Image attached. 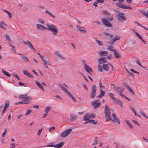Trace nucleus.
<instances>
[{"instance_id":"obj_51","label":"nucleus","mask_w":148,"mask_h":148,"mask_svg":"<svg viewBox=\"0 0 148 148\" xmlns=\"http://www.w3.org/2000/svg\"><path fill=\"white\" fill-rule=\"evenodd\" d=\"M102 12L103 13V14L105 15H108L109 14L107 12V11L106 10H103L102 11Z\"/></svg>"},{"instance_id":"obj_21","label":"nucleus","mask_w":148,"mask_h":148,"mask_svg":"<svg viewBox=\"0 0 148 148\" xmlns=\"http://www.w3.org/2000/svg\"><path fill=\"white\" fill-rule=\"evenodd\" d=\"M18 54L21 56V58L23 59L25 62H28V59L25 55L23 54L18 53Z\"/></svg>"},{"instance_id":"obj_26","label":"nucleus","mask_w":148,"mask_h":148,"mask_svg":"<svg viewBox=\"0 0 148 148\" xmlns=\"http://www.w3.org/2000/svg\"><path fill=\"white\" fill-rule=\"evenodd\" d=\"M77 117V116L75 114H71L70 116V119L71 121H74Z\"/></svg>"},{"instance_id":"obj_32","label":"nucleus","mask_w":148,"mask_h":148,"mask_svg":"<svg viewBox=\"0 0 148 148\" xmlns=\"http://www.w3.org/2000/svg\"><path fill=\"white\" fill-rule=\"evenodd\" d=\"M140 114H141L142 116H143L146 118L148 119V117H147L145 114L144 112L142 110H140Z\"/></svg>"},{"instance_id":"obj_22","label":"nucleus","mask_w":148,"mask_h":148,"mask_svg":"<svg viewBox=\"0 0 148 148\" xmlns=\"http://www.w3.org/2000/svg\"><path fill=\"white\" fill-rule=\"evenodd\" d=\"M54 53L57 56L59 57L62 59L63 60L65 59V58L63 56V55L62 54H60L58 51H56Z\"/></svg>"},{"instance_id":"obj_12","label":"nucleus","mask_w":148,"mask_h":148,"mask_svg":"<svg viewBox=\"0 0 148 148\" xmlns=\"http://www.w3.org/2000/svg\"><path fill=\"white\" fill-rule=\"evenodd\" d=\"M9 101L8 100H7L5 101V106L3 108V110L2 111V115H3L5 114V112L6 111L7 109L9 108Z\"/></svg>"},{"instance_id":"obj_24","label":"nucleus","mask_w":148,"mask_h":148,"mask_svg":"<svg viewBox=\"0 0 148 148\" xmlns=\"http://www.w3.org/2000/svg\"><path fill=\"white\" fill-rule=\"evenodd\" d=\"M35 83L40 89L43 91H44V89L43 88V86L40 83H39L37 81H36Z\"/></svg>"},{"instance_id":"obj_40","label":"nucleus","mask_w":148,"mask_h":148,"mask_svg":"<svg viewBox=\"0 0 148 148\" xmlns=\"http://www.w3.org/2000/svg\"><path fill=\"white\" fill-rule=\"evenodd\" d=\"M127 88L129 91L130 92H131L134 95V91L133 90H132L131 88L129 86Z\"/></svg>"},{"instance_id":"obj_20","label":"nucleus","mask_w":148,"mask_h":148,"mask_svg":"<svg viewBox=\"0 0 148 148\" xmlns=\"http://www.w3.org/2000/svg\"><path fill=\"white\" fill-rule=\"evenodd\" d=\"M98 53L100 54V56H106L108 55V52L106 51H101L99 52Z\"/></svg>"},{"instance_id":"obj_49","label":"nucleus","mask_w":148,"mask_h":148,"mask_svg":"<svg viewBox=\"0 0 148 148\" xmlns=\"http://www.w3.org/2000/svg\"><path fill=\"white\" fill-rule=\"evenodd\" d=\"M142 13L146 17L148 18V11L147 12V13L145 12H142Z\"/></svg>"},{"instance_id":"obj_17","label":"nucleus","mask_w":148,"mask_h":148,"mask_svg":"<svg viewBox=\"0 0 148 148\" xmlns=\"http://www.w3.org/2000/svg\"><path fill=\"white\" fill-rule=\"evenodd\" d=\"M118 19L119 21H121V19L125 21L126 20V18L123 16V13H120L118 14Z\"/></svg>"},{"instance_id":"obj_6","label":"nucleus","mask_w":148,"mask_h":148,"mask_svg":"<svg viewBox=\"0 0 148 148\" xmlns=\"http://www.w3.org/2000/svg\"><path fill=\"white\" fill-rule=\"evenodd\" d=\"M102 67L103 69L107 71L109 70L110 68H112V71H113L114 70L113 66L110 64H104L102 65Z\"/></svg>"},{"instance_id":"obj_35","label":"nucleus","mask_w":148,"mask_h":148,"mask_svg":"<svg viewBox=\"0 0 148 148\" xmlns=\"http://www.w3.org/2000/svg\"><path fill=\"white\" fill-rule=\"evenodd\" d=\"M28 45L29 48L32 49H33L36 50L34 48V47L33 45H32L31 42L29 40H28Z\"/></svg>"},{"instance_id":"obj_18","label":"nucleus","mask_w":148,"mask_h":148,"mask_svg":"<svg viewBox=\"0 0 148 148\" xmlns=\"http://www.w3.org/2000/svg\"><path fill=\"white\" fill-rule=\"evenodd\" d=\"M18 98L20 99H30V97H27L26 94H22L19 96Z\"/></svg>"},{"instance_id":"obj_53","label":"nucleus","mask_w":148,"mask_h":148,"mask_svg":"<svg viewBox=\"0 0 148 148\" xmlns=\"http://www.w3.org/2000/svg\"><path fill=\"white\" fill-rule=\"evenodd\" d=\"M99 87L100 88L103 89L104 88V87L102 86V83L101 81L99 82Z\"/></svg>"},{"instance_id":"obj_36","label":"nucleus","mask_w":148,"mask_h":148,"mask_svg":"<svg viewBox=\"0 0 148 148\" xmlns=\"http://www.w3.org/2000/svg\"><path fill=\"white\" fill-rule=\"evenodd\" d=\"M2 71L3 73L5 75L9 77L10 76V75L9 74V73L8 72H7L6 71L3 70H2Z\"/></svg>"},{"instance_id":"obj_31","label":"nucleus","mask_w":148,"mask_h":148,"mask_svg":"<svg viewBox=\"0 0 148 148\" xmlns=\"http://www.w3.org/2000/svg\"><path fill=\"white\" fill-rule=\"evenodd\" d=\"M113 48H114L112 46L110 45L108 47V49L110 51H113L114 52V51H116V49H114Z\"/></svg>"},{"instance_id":"obj_2","label":"nucleus","mask_w":148,"mask_h":148,"mask_svg":"<svg viewBox=\"0 0 148 148\" xmlns=\"http://www.w3.org/2000/svg\"><path fill=\"white\" fill-rule=\"evenodd\" d=\"M104 111L106 121H108L109 120H112V119L110 118L111 116V112L108 105L106 106Z\"/></svg>"},{"instance_id":"obj_39","label":"nucleus","mask_w":148,"mask_h":148,"mask_svg":"<svg viewBox=\"0 0 148 148\" xmlns=\"http://www.w3.org/2000/svg\"><path fill=\"white\" fill-rule=\"evenodd\" d=\"M98 143V139L97 137H96L94 139V141L93 142L92 145H97Z\"/></svg>"},{"instance_id":"obj_46","label":"nucleus","mask_w":148,"mask_h":148,"mask_svg":"<svg viewBox=\"0 0 148 148\" xmlns=\"http://www.w3.org/2000/svg\"><path fill=\"white\" fill-rule=\"evenodd\" d=\"M7 40L11 41L10 39L9 36L8 34H7L5 36Z\"/></svg>"},{"instance_id":"obj_52","label":"nucleus","mask_w":148,"mask_h":148,"mask_svg":"<svg viewBox=\"0 0 148 148\" xmlns=\"http://www.w3.org/2000/svg\"><path fill=\"white\" fill-rule=\"evenodd\" d=\"M132 121L135 124L137 125H140V123H139L137 121L134 120H132Z\"/></svg>"},{"instance_id":"obj_14","label":"nucleus","mask_w":148,"mask_h":148,"mask_svg":"<svg viewBox=\"0 0 148 148\" xmlns=\"http://www.w3.org/2000/svg\"><path fill=\"white\" fill-rule=\"evenodd\" d=\"M43 62H44V64H46L49 65H51L50 62L47 60L45 58H44L42 56H40Z\"/></svg>"},{"instance_id":"obj_19","label":"nucleus","mask_w":148,"mask_h":148,"mask_svg":"<svg viewBox=\"0 0 148 148\" xmlns=\"http://www.w3.org/2000/svg\"><path fill=\"white\" fill-rule=\"evenodd\" d=\"M84 116H86L87 118L88 119H93L95 118V115L94 114L92 113L91 114L89 113H87L86 115H84Z\"/></svg>"},{"instance_id":"obj_4","label":"nucleus","mask_w":148,"mask_h":148,"mask_svg":"<svg viewBox=\"0 0 148 148\" xmlns=\"http://www.w3.org/2000/svg\"><path fill=\"white\" fill-rule=\"evenodd\" d=\"M92 92L91 94L90 97L91 98H95L96 96V86L94 85L92 86L91 87Z\"/></svg>"},{"instance_id":"obj_1","label":"nucleus","mask_w":148,"mask_h":148,"mask_svg":"<svg viewBox=\"0 0 148 148\" xmlns=\"http://www.w3.org/2000/svg\"><path fill=\"white\" fill-rule=\"evenodd\" d=\"M47 28L42 25L37 24L36 27L38 29H40L42 30H48L52 32L54 35H57V33L58 32V30L57 27L54 25L47 24Z\"/></svg>"},{"instance_id":"obj_11","label":"nucleus","mask_w":148,"mask_h":148,"mask_svg":"<svg viewBox=\"0 0 148 148\" xmlns=\"http://www.w3.org/2000/svg\"><path fill=\"white\" fill-rule=\"evenodd\" d=\"M114 88L115 91H117L120 94L123 92L125 90V88H120L119 87H116V86H115Z\"/></svg>"},{"instance_id":"obj_43","label":"nucleus","mask_w":148,"mask_h":148,"mask_svg":"<svg viewBox=\"0 0 148 148\" xmlns=\"http://www.w3.org/2000/svg\"><path fill=\"white\" fill-rule=\"evenodd\" d=\"M136 63L138 64L141 67H143V66L141 64V62L139 61V60L138 59H137L136 61Z\"/></svg>"},{"instance_id":"obj_45","label":"nucleus","mask_w":148,"mask_h":148,"mask_svg":"<svg viewBox=\"0 0 148 148\" xmlns=\"http://www.w3.org/2000/svg\"><path fill=\"white\" fill-rule=\"evenodd\" d=\"M135 34L140 40L142 38L140 35L137 32H136Z\"/></svg>"},{"instance_id":"obj_42","label":"nucleus","mask_w":148,"mask_h":148,"mask_svg":"<svg viewBox=\"0 0 148 148\" xmlns=\"http://www.w3.org/2000/svg\"><path fill=\"white\" fill-rule=\"evenodd\" d=\"M99 71L100 72H102L103 70L101 65H99L98 67Z\"/></svg>"},{"instance_id":"obj_63","label":"nucleus","mask_w":148,"mask_h":148,"mask_svg":"<svg viewBox=\"0 0 148 148\" xmlns=\"http://www.w3.org/2000/svg\"><path fill=\"white\" fill-rule=\"evenodd\" d=\"M28 74H29L27 76H28L29 77H31V78H34V77L33 76V75H32V74L31 73H29Z\"/></svg>"},{"instance_id":"obj_30","label":"nucleus","mask_w":148,"mask_h":148,"mask_svg":"<svg viewBox=\"0 0 148 148\" xmlns=\"http://www.w3.org/2000/svg\"><path fill=\"white\" fill-rule=\"evenodd\" d=\"M31 98L30 97V99H26L23 100L24 104L29 103L30 102V101L31 100Z\"/></svg>"},{"instance_id":"obj_9","label":"nucleus","mask_w":148,"mask_h":148,"mask_svg":"<svg viewBox=\"0 0 148 148\" xmlns=\"http://www.w3.org/2000/svg\"><path fill=\"white\" fill-rule=\"evenodd\" d=\"M92 104L93 106V108L96 109L98 108L101 105V103L97 100H95L92 102Z\"/></svg>"},{"instance_id":"obj_60","label":"nucleus","mask_w":148,"mask_h":148,"mask_svg":"<svg viewBox=\"0 0 148 148\" xmlns=\"http://www.w3.org/2000/svg\"><path fill=\"white\" fill-rule=\"evenodd\" d=\"M13 75L14 77H15L17 79L19 80H20V78L17 75L14 74Z\"/></svg>"},{"instance_id":"obj_44","label":"nucleus","mask_w":148,"mask_h":148,"mask_svg":"<svg viewBox=\"0 0 148 148\" xmlns=\"http://www.w3.org/2000/svg\"><path fill=\"white\" fill-rule=\"evenodd\" d=\"M7 132V130L5 128L4 129V132L2 134V136L3 137H4L5 136L6 133Z\"/></svg>"},{"instance_id":"obj_55","label":"nucleus","mask_w":148,"mask_h":148,"mask_svg":"<svg viewBox=\"0 0 148 148\" xmlns=\"http://www.w3.org/2000/svg\"><path fill=\"white\" fill-rule=\"evenodd\" d=\"M55 129V127H53L50 128L49 129V131L50 132L53 131Z\"/></svg>"},{"instance_id":"obj_47","label":"nucleus","mask_w":148,"mask_h":148,"mask_svg":"<svg viewBox=\"0 0 148 148\" xmlns=\"http://www.w3.org/2000/svg\"><path fill=\"white\" fill-rule=\"evenodd\" d=\"M23 74L26 76H27L29 74V72L27 71L24 70L23 71Z\"/></svg>"},{"instance_id":"obj_54","label":"nucleus","mask_w":148,"mask_h":148,"mask_svg":"<svg viewBox=\"0 0 148 148\" xmlns=\"http://www.w3.org/2000/svg\"><path fill=\"white\" fill-rule=\"evenodd\" d=\"M107 58L109 60H111L112 58V56L111 54L109 55L107 57Z\"/></svg>"},{"instance_id":"obj_8","label":"nucleus","mask_w":148,"mask_h":148,"mask_svg":"<svg viewBox=\"0 0 148 148\" xmlns=\"http://www.w3.org/2000/svg\"><path fill=\"white\" fill-rule=\"evenodd\" d=\"M101 21L106 26L112 27V25L108 21L107 19L103 18L101 19Z\"/></svg>"},{"instance_id":"obj_62","label":"nucleus","mask_w":148,"mask_h":148,"mask_svg":"<svg viewBox=\"0 0 148 148\" xmlns=\"http://www.w3.org/2000/svg\"><path fill=\"white\" fill-rule=\"evenodd\" d=\"M81 75L83 76L84 78L86 80L87 82H88V80L87 79V78L82 73H81Z\"/></svg>"},{"instance_id":"obj_7","label":"nucleus","mask_w":148,"mask_h":148,"mask_svg":"<svg viewBox=\"0 0 148 148\" xmlns=\"http://www.w3.org/2000/svg\"><path fill=\"white\" fill-rule=\"evenodd\" d=\"M64 142H62L57 145H49L45 146L46 147H54L55 148H60L62 147L64 145Z\"/></svg>"},{"instance_id":"obj_25","label":"nucleus","mask_w":148,"mask_h":148,"mask_svg":"<svg viewBox=\"0 0 148 148\" xmlns=\"http://www.w3.org/2000/svg\"><path fill=\"white\" fill-rule=\"evenodd\" d=\"M114 57L116 58H119L121 57L119 52L117 51L116 50V51L114 52Z\"/></svg>"},{"instance_id":"obj_41","label":"nucleus","mask_w":148,"mask_h":148,"mask_svg":"<svg viewBox=\"0 0 148 148\" xmlns=\"http://www.w3.org/2000/svg\"><path fill=\"white\" fill-rule=\"evenodd\" d=\"M96 41L97 42V43L99 44V45H100V46L103 45V42H102L100 41L99 40H97V39H96Z\"/></svg>"},{"instance_id":"obj_33","label":"nucleus","mask_w":148,"mask_h":148,"mask_svg":"<svg viewBox=\"0 0 148 148\" xmlns=\"http://www.w3.org/2000/svg\"><path fill=\"white\" fill-rule=\"evenodd\" d=\"M45 12L46 13L48 14L49 15L51 16L52 17L54 18H55L56 17L55 16H54L50 12H49L47 10H46L45 11Z\"/></svg>"},{"instance_id":"obj_27","label":"nucleus","mask_w":148,"mask_h":148,"mask_svg":"<svg viewBox=\"0 0 148 148\" xmlns=\"http://www.w3.org/2000/svg\"><path fill=\"white\" fill-rule=\"evenodd\" d=\"M100 91L101 92V94L97 96V97L101 98L104 96L105 93V92L104 91L101 89L100 90Z\"/></svg>"},{"instance_id":"obj_16","label":"nucleus","mask_w":148,"mask_h":148,"mask_svg":"<svg viewBox=\"0 0 148 148\" xmlns=\"http://www.w3.org/2000/svg\"><path fill=\"white\" fill-rule=\"evenodd\" d=\"M98 61H99V64H103L107 62L106 58L104 57L99 58L98 59Z\"/></svg>"},{"instance_id":"obj_10","label":"nucleus","mask_w":148,"mask_h":148,"mask_svg":"<svg viewBox=\"0 0 148 148\" xmlns=\"http://www.w3.org/2000/svg\"><path fill=\"white\" fill-rule=\"evenodd\" d=\"M120 39V36H116L114 38L110 40V42L108 43L111 45H113L114 42L117 40H119Z\"/></svg>"},{"instance_id":"obj_23","label":"nucleus","mask_w":148,"mask_h":148,"mask_svg":"<svg viewBox=\"0 0 148 148\" xmlns=\"http://www.w3.org/2000/svg\"><path fill=\"white\" fill-rule=\"evenodd\" d=\"M58 86L66 94H67L68 92H69V91L67 90L61 84H58Z\"/></svg>"},{"instance_id":"obj_29","label":"nucleus","mask_w":148,"mask_h":148,"mask_svg":"<svg viewBox=\"0 0 148 148\" xmlns=\"http://www.w3.org/2000/svg\"><path fill=\"white\" fill-rule=\"evenodd\" d=\"M71 98V99L74 101L77 102L76 100L75 99V98L74 97L72 96V95L69 92H68V93L66 94Z\"/></svg>"},{"instance_id":"obj_28","label":"nucleus","mask_w":148,"mask_h":148,"mask_svg":"<svg viewBox=\"0 0 148 148\" xmlns=\"http://www.w3.org/2000/svg\"><path fill=\"white\" fill-rule=\"evenodd\" d=\"M77 27L79 28V31L83 32L84 33H85L86 32V30L83 27H80L78 25L77 26Z\"/></svg>"},{"instance_id":"obj_48","label":"nucleus","mask_w":148,"mask_h":148,"mask_svg":"<svg viewBox=\"0 0 148 148\" xmlns=\"http://www.w3.org/2000/svg\"><path fill=\"white\" fill-rule=\"evenodd\" d=\"M32 110H28L26 112L25 114L27 116V115H29L30 113L32 112Z\"/></svg>"},{"instance_id":"obj_38","label":"nucleus","mask_w":148,"mask_h":148,"mask_svg":"<svg viewBox=\"0 0 148 148\" xmlns=\"http://www.w3.org/2000/svg\"><path fill=\"white\" fill-rule=\"evenodd\" d=\"M83 119L84 120L86 121L88 123L89 122L90 123V120L89 119L87 118L86 117L84 116L83 117Z\"/></svg>"},{"instance_id":"obj_15","label":"nucleus","mask_w":148,"mask_h":148,"mask_svg":"<svg viewBox=\"0 0 148 148\" xmlns=\"http://www.w3.org/2000/svg\"><path fill=\"white\" fill-rule=\"evenodd\" d=\"M112 117L113 118V120L114 121L117 122L118 124L120 123V121L118 118L116 117V114L113 113H112Z\"/></svg>"},{"instance_id":"obj_56","label":"nucleus","mask_w":148,"mask_h":148,"mask_svg":"<svg viewBox=\"0 0 148 148\" xmlns=\"http://www.w3.org/2000/svg\"><path fill=\"white\" fill-rule=\"evenodd\" d=\"M90 123L94 124H96L97 123V122L93 120H90Z\"/></svg>"},{"instance_id":"obj_37","label":"nucleus","mask_w":148,"mask_h":148,"mask_svg":"<svg viewBox=\"0 0 148 148\" xmlns=\"http://www.w3.org/2000/svg\"><path fill=\"white\" fill-rule=\"evenodd\" d=\"M51 108L50 106H48L45 108V112L46 113H47L48 112V111L50 110Z\"/></svg>"},{"instance_id":"obj_5","label":"nucleus","mask_w":148,"mask_h":148,"mask_svg":"<svg viewBox=\"0 0 148 148\" xmlns=\"http://www.w3.org/2000/svg\"><path fill=\"white\" fill-rule=\"evenodd\" d=\"M72 130L71 128L66 130L61 134L60 136L63 138L67 136L71 132Z\"/></svg>"},{"instance_id":"obj_59","label":"nucleus","mask_w":148,"mask_h":148,"mask_svg":"<svg viewBox=\"0 0 148 148\" xmlns=\"http://www.w3.org/2000/svg\"><path fill=\"white\" fill-rule=\"evenodd\" d=\"M42 130V128L38 131V133H37L38 135L39 136L40 134H41Z\"/></svg>"},{"instance_id":"obj_3","label":"nucleus","mask_w":148,"mask_h":148,"mask_svg":"<svg viewBox=\"0 0 148 148\" xmlns=\"http://www.w3.org/2000/svg\"><path fill=\"white\" fill-rule=\"evenodd\" d=\"M114 96L115 95L113 93H110L109 94V96L110 99H111L113 100L115 103L118 104L121 107H122V101L120 100L118 98L115 97H114Z\"/></svg>"},{"instance_id":"obj_13","label":"nucleus","mask_w":148,"mask_h":148,"mask_svg":"<svg viewBox=\"0 0 148 148\" xmlns=\"http://www.w3.org/2000/svg\"><path fill=\"white\" fill-rule=\"evenodd\" d=\"M84 68L85 70L88 73L93 72V71L91 68L85 62L84 63Z\"/></svg>"},{"instance_id":"obj_50","label":"nucleus","mask_w":148,"mask_h":148,"mask_svg":"<svg viewBox=\"0 0 148 148\" xmlns=\"http://www.w3.org/2000/svg\"><path fill=\"white\" fill-rule=\"evenodd\" d=\"M10 46L12 47V49L13 51L15 53H16V48L15 47L12 45H10Z\"/></svg>"},{"instance_id":"obj_34","label":"nucleus","mask_w":148,"mask_h":148,"mask_svg":"<svg viewBox=\"0 0 148 148\" xmlns=\"http://www.w3.org/2000/svg\"><path fill=\"white\" fill-rule=\"evenodd\" d=\"M125 122L128 125V126L131 129H132L133 128V126L128 121V120H126L125 121Z\"/></svg>"},{"instance_id":"obj_58","label":"nucleus","mask_w":148,"mask_h":148,"mask_svg":"<svg viewBox=\"0 0 148 148\" xmlns=\"http://www.w3.org/2000/svg\"><path fill=\"white\" fill-rule=\"evenodd\" d=\"M107 20L109 22H111L113 21V18H108Z\"/></svg>"},{"instance_id":"obj_64","label":"nucleus","mask_w":148,"mask_h":148,"mask_svg":"<svg viewBox=\"0 0 148 148\" xmlns=\"http://www.w3.org/2000/svg\"><path fill=\"white\" fill-rule=\"evenodd\" d=\"M123 84L124 86L126 87L127 88L129 86V85L126 83H124Z\"/></svg>"},{"instance_id":"obj_61","label":"nucleus","mask_w":148,"mask_h":148,"mask_svg":"<svg viewBox=\"0 0 148 148\" xmlns=\"http://www.w3.org/2000/svg\"><path fill=\"white\" fill-rule=\"evenodd\" d=\"M8 16L10 18H12V15L11 12H9L8 13Z\"/></svg>"},{"instance_id":"obj_57","label":"nucleus","mask_w":148,"mask_h":148,"mask_svg":"<svg viewBox=\"0 0 148 148\" xmlns=\"http://www.w3.org/2000/svg\"><path fill=\"white\" fill-rule=\"evenodd\" d=\"M38 21L40 23L42 24H43L44 23V21L41 19H40L38 20Z\"/></svg>"}]
</instances>
